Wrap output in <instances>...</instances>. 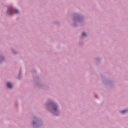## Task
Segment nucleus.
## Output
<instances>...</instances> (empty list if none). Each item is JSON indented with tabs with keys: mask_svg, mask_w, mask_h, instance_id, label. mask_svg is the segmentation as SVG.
<instances>
[{
	"mask_svg": "<svg viewBox=\"0 0 128 128\" xmlns=\"http://www.w3.org/2000/svg\"><path fill=\"white\" fill-rule=\"evenodd\" d=\"M7 86L9 88H12V84L10 82H7Z\"/></svg>",
	"mask_w": 128,
	"mask_h": 128,
	"instance_id": "obj_1",
	"label": "nucleus"
},
{
	"mask_svg": "<svg viewBox=\"0 0 128 128\" xmlns=\"http://www.w3.org/2000/svg\"><path fill=\"white\" fill-rule=\"evenodd\" d=\"M54 112H56V110H57V108L56 106V105H54Z\"/></svg>",
	"mask_w": 128,
	"mask_h": 128,
	"instance_id": "obj_2",
	"label": "nucleus"
},
{
	"mask_svg": "<svg viewBox=\"0 0 128 128\" xmlns=\"http://www.w3.org/2000/svg\"><path fill=\"white\" fill-rule=\"evenodd\" d=\"M127 110H123L122 111H120V112L121 114H124V112H126Z\"/></svg>",
	"mask_w": 128,
	"mask_h": 128,
	"instance_id": "obj_3",
	"label": "nucleus"
},
{
	"mask_svg": "<svg viewBox=\"0 0 128 128\" xmlns=\"http://www.w3.org/2000/svg\"><path fill=\"white\" fill-rule=\"evenodd\" d=\"M20 12V11L16 9L14 10V13L15 14H18Z\"/></svg>",
	"mask_w": 128,
	"mask_h": 128,
	"instance_id": "obj_4",
	"label": "nucleus"
},
{
	"mask_svg": "<svg viewBox=\"0 0 128 128\" xmlns=\"http://www.w3.org/2000/svg\"><path fill=\"white\" fill-rule=\"evenodd\" d=\"M82 36H86V32H84L82 33Z\"/></svg>",
	"mask_w": 128,
	"mask_h": 128,
	"instance_id": "obj_5",
	"label": "nucleus"
},
{
	"mask_svg": "<svg viewBox=\"0 0 128 128\" xmlns=\"http://www.w3.org/2000/svg\"><path fill=\"white\" fill-rule=\"evenodd\" d=\"M10 12V13L12 14V10H8V11H7V14H8V12Z\"/></svg>",
	"mask_w": 128,
	"mask_h": 128,
	"instance_id": "obj_6",
	"label": "nucleus"
},
{
	"mask_svg": "<svg viewBox=\"0 0 128 128\" xmlns=\"http://www.w3.org/2000/svg\"><path fill=\"white\" fill-rule=\"evenodd\" d=\"M33 124H34V122H33Z\"/></svg>",
	"mask_w": 128,
	"mask_h": 128,
	"instance_id": "obj_7",
	"label": "nucleus"
}]
</instances>
